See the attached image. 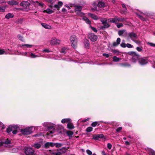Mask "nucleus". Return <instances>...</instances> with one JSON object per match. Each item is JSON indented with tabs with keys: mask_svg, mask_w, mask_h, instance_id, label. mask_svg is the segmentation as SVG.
Wrapping results in <instances>:
<instances>
[{
	"mask_svg": "<svg viewBox=\"0 0 155 155\" xmlns=\"http://www.w3.org/2000/svg\"><path fill=\"white\" fill-rule=\"evenodd\" d=\"M136 60L138 63L141 65L146 64L148 62V59L146 57H142L138 54L136 53Z\"/></svg>",
	"mask_w": 155,
	"mask_h": 155,
	"instance_id": "1",
	"label": "nucleus"
},
{
	"mask_svg": "<svg viewBox=\"0 0 155 155\" xmlns=\"http://www.w3.org/2000/svg\"><path fill=\"white\" fill-rule=\"evenodd\" d=\"M33 127H26L25 129H21L20 132L21 133L24 135H27L31 134L33 131L32 130Z\"/></svg>",
	"mask_w": 155,
	"mask_h": 155,
	"instance_id": "2",
	"label": "nucleus"
},
{
	"mask_svg": "<svg viewBox=\"0 0 155 155\" xmlns=\"http://www.w3.org/2000/svg\"><path fill=\"white\" fill-rule=\"evenodd\" d=\"M24 151L26 155H35L34 150L31 147H25Z\"/></svg>",
	"mask_w": 155,
	"mask_h": 155,
	"instance_id": "3",
	"label": "nucleus"
},
{
	"mask_svg": "<svg viewBox=\"0 0 155 155\" xmlns=\"http://www.w3.org/2000/svg\"><path fill=\"white\" fill-rule=\"evenodd\" d=\"M70 40L72 47L74 48H75L77 45V39L76 36L74 35H72L70 38Z\"/></svg>",
	"mask_w": 155,
	"mask_h": 155,
	"instance_id": "4",
	"label": "nucleus"
},
{
	"mask_svg": "<svg viewBox=\"0 0 155 155\" xmlns=\"http://www.w3.org/2000/svg\"><path fill=\"white\" fill-rule=\"evenodd\" d=\"M61 42V40L55 37L51 38L50 41V44L52 45H59Z\"/></svg>",
	"mask_w": 155,
	"mask_h": 155,
	"instance_id": "5",
	"label": "nucleus"
},
{
	"mask_svg": "<svg viewBox=\"0 0 155 155\" xmlns=\"http://www.w3.org/2000/svg\"><path fill=\"white\" fill-rule=\"evenodd\" d=\"M30 5V3L27 1H22L20 4V6L25 9L28 7Z\"/></svg>",
	"mask_w": 155,
	"mask_h": 155,
	"instance_id": "6",
	"label": "nucleus"
},
{
	"mask_svg": "<svg viewBox=\"0 0 155 155\" xmlns=\"http://www.w3.org/2000/svg\"><path fill=\"white\" fill-rule=\"evenodd\" d=\"M89 39L92 41L94 42L97 38V36L94 34H90L88 35Z\"/></svg>",
	"mask_w": 155,
	"mask_h": 155,
	"instance_id": "7",
	"label": "nucleus"
},
{
	"mask_svg": "<svg viewBox=\"0 0 155 155\" xmlns=\"http://www.w3.org/2000/svg\"><path fill=\"white\" fill-rule=\"evenodd\" d=\"M128 54L132 56L131 60V61L135 62L136 61V52L133 51H130L128 52Z\"/></svg>",
	"mask_w": 155,
	"mask_h": 155,
	"instance_id": "8",
	"label": "nucleus"
},
{
	"mask_svg": "<svg viewBox=\"0 0 155 155\" xmlns=\"http://www.w3.org/2000/svg\"><path fill=\"white\" fill-rule=\"evenodd\" d=\"M17 127V126H10L7 128V132L8 133H9L11 132L13 130V129L16 128Z\"/></svg>",
	"mask_w": 155,
	"mask_h": 155,
	"instance_id": "9",
	"label": "nucleus"
},
{
	"mask_svg": "<svg viewBox=\"0 0 155 155\" xmlns=\"http://www.w3.org/2000/svg\"><path fill=\"white\" fill-rule=\"evenodd\" d=\"M104 137V135L102 134L94 135L93 136V139L95 140H98L100 138H103Z\"/></svg>",
	"mask_w": 155,
	"mask_h": 155,
	"instance_id": "10",
	"label": "nucleus"
},
{
	"mask_svg": "<svg viewBox=\"0 0 155 155\" xmlns=\"http://www.w3.org/2000/svg\"><path fill=\"white\" fill-rule=\"evenodd\" d=\"M117 24L119 22H124L126 20V19L122 18L119 17L118 16H116Z\"/></svg>",
	"mask_w": 155,
	"mask_h": 155,
	"instance_id": "11",
	"label": "nucleus"
},
{
	"mask_svg": "<svg viewBox=\"0 0 155 155\" xmlns=\"http://www.w3.org/2000/svg\"><path fill=\"white\" fill-rule=\"evenodd\" d=\"M84 43L85 48L87 49L89 48V41L87 39H85L84 40Z\"/></svg>",
	"mask_w": 155,
	"mask_h": 155,
	"instance_id": "12",
	"label": "nucleus"
},
{
	"mask_svg": "<svg viewBox=\"0 0 155 155\" xmlns=\"http://www.w3.org/2000/svg\"><path fill=\"white\" fill-rule=\"evenodd\" d=\"M8 4L12 5H18L19 3L16 1L12 0L8 2Z\"/></svg>",
	"mask_w": 155,
	"mask_h": 155,
	"instance_id": "13",
	"label": "nucleus"
},
{
	"mask_svg": "<svg viewBox=\"0 0 155 155\" xmlns=\"http://www.w3.org/2000/svg\"><path fill=\"white\" fill-rule=\"evenodd\" d=\"M31 146L34 147L35 148L39 149L41 147V144L39 143H35L33 144Z\"/></svg>",
	"mask_w": 155,
	"mask_h": 155,
	"instance_id": "14",
	"label": "nucleus"
},
{
	"mask_svg": "<svg viewBox=\"0 0 155 155\" xmlns=\"http://www.w3.org/2000/svg\"><path fill=\"white\" fill-rule=\"evenodd\" d=\"M50 123L48 122H45L43 124V125L46 127H47L48 129H50L52 128L51 127L49 126Z\"/></svg>",
	"mask_w": 155,
	"mask_h": 155,
	"instance_id": "15",
	"label": "nucleus"
},
{
	"mask_svg": "<svg viewBox=\"0 0 155 155\" xmlns=\"http://www.w3.org/2000/svg\"><path fill=\"white\" fill-rule=\"evenodd\" d=\"M88 16L91 17L92 19L95 20H97L98 19V17L95 15L91 13H89Z\"/></svg>",
	"mask_w": 155,
	"mask_h": 155,
	"instance_id": "16",
	"label": "nucleus"
},
{
	"mask_svg": "<svg viewBox=\"0 0 155 155\" xmlns=\"http://www.w3.org/2000/svg\"><path fill=\"white\" fill-rule=\"evenodd\" d=\"M53 143L52 142H47L45 144V148H48L50 146L54 147Z\"/></svg>",
	"mask_w": 155,
	"mask_h": 155,
	"instance_id": "17",
	"label": "nucleus"
},
{
	"mask_svg": "<svg viewBox=\"0 0 155 155\" xmlns=\"http://www.w3.org/2000/svg\"><path fill=\"white\" fill-rule=\"evenodd\" d=\"M116 16L113 18H109L107 20L108 22L113 23L115 24H117V21L116 20Z\"/></svg>",
	"mask_w": 155,
	"mask_h": 155,
	"instance_id": "18",
	"label": "nucleus"
},
{
	"mask_svg": "<svg viewBox=\"0 0 155 155\" xmlns=\"http://www.w3.org/2000/svg\"><path fill=\"white\" fill-rule=\"evenodd\" d=\"M41 25L44 28L47 29H51V26L45 23H41Z\"/></svg>",
	"mask_w": 155,
	"mask_h": 155,
	"instance_id": "19",
	"label": "nucleus"
},
{
	"mask_svg": "<svg viewBox=\"0 0 155 155\" xmlns=\"http://www.w3.org/2000/svg\"><path fill=\"white\" fill-rule=\"evenodd\" d=\"M74 10L76 11L81 12L82 9V7L80 5H75Z\"/></svg>",
	"mask_w": 155,
	"mask_h": 155,
	"instance_id": "20",
	"label": "nucleus"
},
{
	"mask_svg": "<svg viewBox=\"0 0 155 155\" xmlns=\"http://www.w3.org/2000/svg\"><path fill=\"white\" fill-rule=\"evenodd\" d=\"M148 153L149 155H155V151L151 148H148Z\"/></svg>",
	"mask_w": 155,
	"mask_h": 155,
	"instance_id": "21",
	"label": "nucleus"
},
{
	"mask_svg": "<svg viewBox=\"0 0 155 155\" xmlns=\"http://www.w3.org/2000/svg\"><path fill=\"white\" fill-rule=\"evenodd\" d=\"M14 17V15L11 13L7 14L5 16V18L7 19H9L10 18H12Z\"/></svg>",
	"mask_w": 155,
	"mask_h": 155,
	"instance_id": "22",
	"label": "nucleus"
},
{
	"mask_svg": "<svg viewBox=\"0 0 155 155\" xmlns=\"http://www.w3.org/2000/svg\"><path fill=\"white\" fill-rule=\"evenodd\" d=\"M83 20L84 21H85L86 23H87L89 25H90L91 24V21L86 16L83 18Z\"/></svg>",
	"mask_w": 155,
	"mask_h": 155,
	"instance_id": "23",
	"label": "nucleus"
},
{
	"mask_svg": "<svg viewBox=\"0 0 155 155\" xmlns=\"http://www.w3.org/2000/svg\"><path fill=\"white\" fill-rule=\"evenodd\" d=\"M68 49L66 47H63L61 48V52L63 54H65L67 51Z\"/></svg>",
	"mask_w": 155,
	"mask_h": 155,
	"instance_id": "24",
	"label": "nucleus"
},
{
	"mask_svg": "<svg viewBox=\"0 0 155 155\" xmlns=\"http://www.w3.org/2000/svg\"><path fill=\"white\" fill-rule=\"evenodd\" d=\"M66 133L69 136V139H71V138L73 134V133L72 131H67L66 132Z\"/></svg>",
	"mask_w": 155,
	"mask_h": 155,
	"instance_id": "25",
	"label": "nucleus"
},
{
	"mask_svg": "<svg viewBox=\"0 0 155 155\" xmlns=\"http://www.w3.org/2000/svg\"><path fill=\"white\" fill-rule=\"evenodd\" d=\"M113 58V61L114 62L119 61L121 60V58H117V57L116 56H114Z\"/></svg>",
	"mask_w": 155,
	"mask_h": 155,
	"instance_id": "26",
	"label": "nucleus"
},
{
	"mask_svg": "<svg viewBox=\"0 0 155 155\" xmlns=\"http://www.w3.org/2000/svg\"><path fill=\"white\" fill-rule=\"evenodd\" d=\"M105 5L104 3L102 2H99L97 6L98 7L101 8L102 7H104Z\"/></svg>",
	"mask_w": 155,
	"mask_h": 155,
	"instance_id": "27",
	"label": "nucleus"
},
{
	"mask_svg": "<svg viewBox=\"0 0 155 155\" xmlns=\"http://www.w3.org/2000/svg\"><path fill=\"white\" fill-rule=\"evenodd\" d=\"M103 25H104V26L101 27V29H104V28H108L110 26V25L108 24L107 23V22L106 23H105V24H103Z\"/></svg>",
	"mask_w": 155,
	"mask_h": 155,
	"instance_id": "28",
	"label": "nucleus"
},
{
	"mask_svg": "<svg viewBox=\"0 0 155 155\" xmlns=\"http://www.w3.org/2000/svg\"><path fill=\"white\" fill-rule=\"evenodd\" d=\"M67 127L69 129H72L74 127L73 124L71 123H68L67 124Z\"/></svg>",
	"mask_w": 155,
	"mask_h": 155,
	"instance_id": "29",
	"label": "nucleus"
},
{
	"mask_svg": "<svg viewBox=\"0 0 155 155\" xmlns=\"http://www.w3.org/2000/svg\"><path fill=\"white\" fill-rule=\"evenodd\" d=\"M21 46L23 47H26L27 48H30L32 47L33 45H32L24 44L21 45Z\"/></svg>",
	"mask_w": 155,
	"mask_h": 155,
	"instance_id": "30",
	"label": "nucleus"
},
{
	"mask_svg": "<svg viewBox=\"0 0 155 155\" xmlns=\"http://www.w3.org/2000/svg\"><path fill=\"white\" fill-rule=\"evenodd\" d=\"M54 146H55L56 147L58 148L61 147L62 144L60 143H54Z\"/></svg>",
	"mask_w": 155,
	"mask_h": 155,
	"instance_id": "31",
	"label": "nucleus"
},
{
	"mask_svg": "<svg viewBox=\"0 0 155 155\" xmlns=\"http://www.w3.org/2000/svg\"><path fill=\"white\" fill-rule=\"evenodd\" d=\"M77 15L80 17H82V19H83V18L84 17H85V16H84V14L83 13H82L81 12H78L77 13Z\"/></svg>",
	"mask_w": 155,
	"mask_h": 155,
	"instance_id": "32",
	"label": "nucleus"
},
{
	"mask_svg": "<svg viewBox=\"0 0 155 155\" xmlns=\"http://www.w3.org/2000/svg\"><path fill=\"white\" fill-rule=\"evenodd\" d=\"M44 12H46L48 14H51L53 13V11L50 9L48 8L46 10H45L44 11Z\"/></svg>",
	"mask_w": 155,
	"mask_h": 155,
	"instance_id": "33",
	"label": "nucleus"
},
{
	"mask_svg": "<svg viewBox=\"0 0 155 155\" xmlns=\"http://www.w3.org/2000/svg\"><path fill=\"white\" fill-rule=\"evenodd\" d=\"M6 7L5 6H0V12H4L5 11Z\"/></svg>",
	"mask_w": 155,
	"mask_h": 155,
	"instance_id": "34",
	"label": "nucleus"
},
{
	"mask_svg": "<svg viewBox=\"0 0 155 155\" xmlns=\"http://www.w3.org/2000/svg\"><path fill=\"white\" fill-rule=\"evenodd\" d=\"M70 120V119H64L61 120V122L62 123L64 124L66 122H68Z\"/></svg>",
	"mask_w": 155,
	"mask_h": 155,
	"instance_id": "35",
	"label": "nucleus"
},
{
	"mask_svg": "<svg viewBox=\"0 0 155 155\" xmlns=\"http://www.w3.org/2000/svg\"><path fill=\"white\" fill-rule=\"evenodd\" d=\"M129 35L131 38L136 37V34L133 32H131L129 33Z\"/></svg>",
	"mask_w": 155,
	"mask_h": 155,
	"instance_id": "36",
	"label": "nucleus"
},
{
	"mask_svg": "<svg viewBox=\"0 0 155 155\" xmlns=\"http://www.w3.org/2000/svg\"><path fill=\"white\" fill-rule=\"evenodd\" d=\"M107 21V19L106 18H102L101 20V21L103 25L106 23Z\"/></svg>",
	"mask_w": 155,
	"mask_h": 155,
	"instance_id": "37",
	"label": "nucleus"
},
{
	"mask_svg": "<svg viewBox=\"0 0 155 155\" xmlns=\"http://www.w3.org/2000/svg\"><path fill=\"white\" fill-rule=\"evenodd\" d=\"M125 31V30H119L118 32V34L120 36L122 35L124 33Z\"/></svg>",
	"mask_w": 155,
	"mask_h": 155,
	"instance_id": "38",
	"label": "nucleus"
},
{
	"mask_svg": "<svg viewBox=\"0 0 155 155\" xmlns=\"http://www.w3.org/2000/svg\"><path fill=\"white\" fill-rule=\"evenodd\" d=\"M52 155H62V154L59 152H52L51 153Z\"/></svg>",
	"mask_w": 155,
	"mask_h": 155,
	"instance_id": "39",
	"label": "nucleus"
},
{
	"mask_svg": "<svg viewBox=\"0 0 155 155\" xmlns=\"http://www.w3.org/2000/svg\"><path fill=\"white\" fill-rule=\"evenodd\" d=\"M136 50L139 52H142L143 51V48L142 46L136 47Z\"/></svg>",
	"mask_w": 155,
	"mask_h": 155,
	"instance_id": "40",
	"label": "nucleus"
},
{
	"mask_svg": "<svg viewBox=\"0 0 155 155\" xmlns=\"http://www.w3.org/2000/svg\"><path fill=\"white\" fill-rule=\"evenodd\" d=\"M93 130V128L91 127H87L86 129V131L87 132H90L91 131Z\"/></svg>",
	"mask_w": 155,
	"mask_h": 155,
	"instance_id": "41",
	"label": "nucleus"
},
{
	"mask_svg": "<svg viewBox=\"0 0 155 155\" xmlns=\"http://www.w3.org/2000/svg\"><path fill=\"white\" fill-rule=\"evenodd\" d=\"M120 65L122 66H129L130 65L129 64L125 63H121L120 64Z\"/></svg>",
	"mask_w": 155,
	"mask_h": 155,
	"instance_id": "42",
	"label": "nucleus"
},
{
	"mask_svg": "<svg viewBox=\"0 0 155 155\" xmlns=\"http://www.w3.org/2000/svg\"><path fill=\"white\" fill-rule=\"evenodd\" d=\"M30 56L32 58H35L36 57H38L39 56L37 55H35L34 54L31 53L30 54Z\"/></svg>",
	"mask_w": 155,
	"mask_h": 155,
	"instance_id": "43",
	"label": "nucleus"
},
{
	"mask_svg": "<svg viewBox=\"0 0 155 155\" xmlns=\"http://www.w3.org/2000/svg\"><path fill=\"white\" fill-rule=\"evenodd\" d=\"M86 153L88 155H92V152L89 150H86Z\"/></svg>",
	"mask_w": 155,
	"mask_h": 155,
	"instance_id": "44",
	"label": "nucleus"
},
{
	"mask_svg": "<svg viewBox=\"0 0 155 155\" xmlns=\"http://www.w3.org/2000/svg\"><path fill=\"white\" fill-rule=\"evenodd\" d=\"M117 28H120L123 26V24L122 23L117 24Z\"/></svg>",
	"mask_w": 155,
	"mask_h": 155,
	"instance_id": "45",
	"label": "nucleus"
},
{
	"mask_svg": "<svg viewBox=\"0 0 155 155\" xmlns=\"http://www.w3.org/2000/svg\"><path fill=\"white\" fill-rule=\"evenodd\" d=\"M90 27L92 29V30L94 32H97V30L95 28L92 27L91 26H90Z\"/></svg>",
	"mask_w": 155,
	"mask_h": 155,
	"instance_id": "46",
	"label": "nucleus"
},
{
	"mask_svg": "<svg viewBox=\"0 0 155 155\" xmlns=\"http://www.w3.org/2000/svg\"><path fill=\"white\" fill-rule=\"evenodd\" d=\"M107 146L108 149H110L111 148L112 146L110 143H108L107 144Z\"/></svg>",
	"mask_w": 155,
	"mask_h": 155,
	"instance_id": "47",
	"label": "nucleus"
},
{
	"mask_svg": "<svg viewBox=\"0 0 155 155\" xmlns=\"http://www.w3.org/2000/svg\"><path fill=\"white\" fill-rule=\"evenodd\" d=\"M18 38L19 39V40L22 41H24V40L23 39V38L20 35H18Z\"/></svg>",
	"mask_w": 155,
	"mask_h": 155,
	"instance_id": "48",
	"label": "nucleus"
},
{
	"mask_svg": "<svg viewBox=\"0 0 155 155\" xmlns=\"http://www.w3.org/2000/svg\"><path fill=\"white\" fill-rule=\"evenodd\" d=\"M97 124V122H94L92 123L91 125L93 127H95Z\"/></svg>",
	"mask_w": 155,
	"mask_h": 155,
	"instance_id": "49",
	"label": "nucleus"
},
{
	"mask_svg": "<svg viewBox=\"0 0 155 155\" xmlns=\"http://www.w3.org/2000/svg\"><path fill=\"white\" fill-rule=\"evenodd\" d=\"M147 44L152 47H155V44H153V43L150 42H148L147 43Z\"/></svg>",
	"mask_w": 155,
	"mask_h": 155,
	"instance_id": "50",
	"label": "nucleus"
},
{
	"mask_svg": "<svg viewBox=\"0 0 155 155\" xmlns=\"http://www.w3.org/2000/svg\"><path fill=\"white\" fill-rule=\"evenodd\" d=\"M10 143V141L8 139H7L6 141L4 142V143L5 144H8Z\"/></svg>",
	"mask_w": 155,
	"mask_h": 155,
	"instance_id": "51",
	"label": "nucleus"
},
{
	"mask_svg": "<svg viewBox=\"0 0 155 155\" xmlns=\"http://www.w3.org/2000/svg\"><path fill=\"white\" fill-rule=\"evenodd\" d=\"M122 127H119L117 129L116 131L117 132H119L121 131V130H122Z\"/></svg>",
	"mask_w": 155,
	"mask_h": 155,
	"instance_id": "52",
	"label": "nucleus"
},
{
	"mask_svg": "<svg viewBox=\"0 0 155 155\" xmlns=\"http://www.w3.org/2000/svg\"><path fill=\"white\" fill-rule=\"evenodd\" d=\"M138 17L140 18L142 20L144 21L145 20V19L143 18L142 16L140 15H137Z\"/></svg>",
	"mask_w": 155,
	"mask_h": 155,
	"instance_id": "53",
	"label": "nucleus"
},
{
	"mask_svg": "<svg viewBox=\"0 0 155 155\" xmlns=\"http://www.w3.org/2000/svg\"><path fill=\"white\" fill-rule=\"evenodd\" d=\"M126 47H127L129 48H132L133 47L132 45L130 44H126Z\"/></svg>",
	"mask_w": 155,
	"mask_h": 155,
	"instance_id": "54",
	"label": "nucleus"
},
{
	"mask_svg": "<svg viewBox=\"0 0 155 155\" xmlns=\"http://www.w3.org/2000/svg\"><path fill=\"white\" fill-rule=\"evenodd\" d=\"M35 3H37L38 5L41 7L43 6L44 5V4L43 3H39L37 1H36L35 2Z\"/></svg>",
	"mask_w": 155,
	"mask_h": 155,
	"instance_id": "55",
	"label": "nucleus"
},
{
	"mask_svg": "<svg viewBox=\"0 0 155 155\" xmlns=\"http://www.w3.org/2000/svg\"><path fill=\"white\" fill-rule=\"evenodd\" d=\"M5 53V51L3 49H0V55L4 54Z\"/></svg>",
	"mask_w": 155,
	"mask_h": 155,
	"instance_id": "56",
	"label": "nucleus"
},
{
	"mask_svg": "<svg viewBox=\"0 0 155 155\" xmlns=\"http://www.w3.org/2000/svg\"><path fill=\"white\" fill-rule=\"evenodd\" d=\"M120 42V39L119 38H118L116 42L119 45Z\"/></svg>",
	"mask_w": 155,
	"mask_h": 155,
	"instance_id": "57",
	"label": "nucleus"
},
{
	"mask_svg": "<svg viewBox=\"0 0 155 155\" xmlns=\"http://www.w3.org/2000/svg\"><path fill=\"white\" fill-rule=\"evenodd\" d=\"M54 7L56 8L57 10H59V9H60V6H59L58 5H57V4H56V5H54Z\"/></svg>",
	"mask_w": 155,
	"mask_h": 155,
	"instance_id": "58",
	"label": "nucleus"
},
{
	"mask_svg": "<svg viewBox=\"0 0 155 155\" xmlns=\"http://www.w3.org/2000/svg\"><path fill=\"white\" fill-rule=\"evenodd\" d=\"M126 45L125 43H122L120 44V46L121 47L123 48H125L126 47Z\"/></svg>",
	"mask_w": 155,
	"mask_h": 155,
	"instance_id": "59",
	"label": "nucleus"
},
{
	"mask_svg": "<svg viewBox=\"0 0 155 155\" xmlns=\"http://www.w3.org/2000/svg\"><path fill=\"white\" fill-rule=\"evenodd\" d=\"M59 6H62L63 5V3L61 1H59L58 3V4Z\"/></svg>",
	"mask_w": 155,
	"mask_h": 155,
	"instance_id": "60",
	"label": "nucleus"
},
{
	"mask_svg": "<svg viewBox=\"0 0 155 155\" xmlns=\"http://www.w3.org/2000/svg\"><path fill=\"white\" fill-rule=\"evenodd\" d=\"M23 10V8H16L14 9L15 11H21Z\"/></svg>",
	"mask_w": 155,
	"mask_h": 155,
	"instance_id": "61",
	"label": "nucleus"
},
{
	"mask_svg": "<svg viewBox=\"0 0 155 155\" xmlns=\"http://www.w3.org/2000/svg\"><path fill=\"white\" fill-rule=\"evenodd\" d=\"M43 51L45 52L46 53H48L50 51L48 49H45L43 50Z\"/></svg>",
	"mask_w": 155,
	"mask_h": 155,
	"instance_id": "62",
	"label": "nucleus"
},
{
	"mask_svg": "<svg viewBox=\"0 0 155 155\" xmlns=\"http://www.w3.org/2000/svg\"><path fill=\"white\" fill-rule=\"evenodd\" d=\"M18 151V150L16 148H13L12 150V152H16Z\"/></svg>",
	"mask_w": 155,
	"mask_h": 155,
	"instance_id": "63",
	"label": "nucleus"
},
{
	"mask_svg": "<svg viewBox=\"0 0 155 155\" xmlns=\"http://www.w3.org/2000/svg\"><path fill=\"white\" fill-rule=\"evenodd\" d=\"M118 44L116 42H114L113 43V46L115 47L117 46Z\"/></svg>",
	"mask_w": 155,
	"mask_h": 155,
	"instance_id": "64",
	"label": "nucleus"
}]
</instances>
